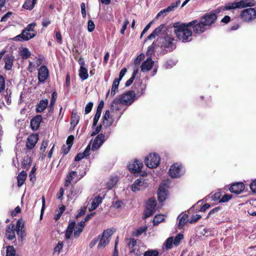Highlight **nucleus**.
I'll return each mask as SVG.
<instances>
[{"label": "nucleus", "instance_id": "8", "mask_svg": "<svg viewBox=\"0 0 256 256\" xmlns=\"http://www.w3.org/2000/svg\"><path fill=\"white\" fill-rule=\"evenodd\" d=\"M113 233L114 230H112L108 229L104 230L101 237H100V242L98 248H104L109 243L110 237Z\"/></svg>", "mask_w": 256, "mask_h": 256}, {"label": "nucleus", "instance_id": "46", "mask_svg": "<svg viewBox=\"0 0 256 256\" xmlns=\"http://www.w3.org/2000/svg\"><path fill=\"white\" fill-rule=\"evenodd\" d=\"M36 26V22L31 23L27 26L24 30L28 31L31 32H34V28Z\"/></svg>", "mask_w": 256, "mask_h": 256}, {"label": "nucleus", "instance_id": "21", "mask_svg": "<svg viewBox=\"0 0 256 256\" xmlns=\"http://www.w3.org/2000/svg\"><path fill=\"white\" fill-rule=\"evenodd\" d=\"M42 117L40 115H38L32 118L30 121V126L32 130H37L42 122Z\"/></svg>", "mask_w": 256, "mask_h": 256}, {"label": "nucleus", "instance_id": "57", "mask_svg": "<svg viewBox=\"0 0 256 256\" xmlns=\"http://www.w3.org/2000/svg\"><path fill=\"white\" fill-rule=\"evenodd\" d=\"M83 229H80V228L77 226L76 228V230H74V236L75 237H78L80 234L82 232Z\"/></svg>", "mask_w": 256, "mask_h": 256}, {"label": "nucleus", "instance_id": "44", "mask_svg": "<svg viewBox=\"0 0 256 256\" xmlns=\"http://www.w3.org/2000/svg\"><path fill=\"white\" fill-rule=\"evenodd\" d=\"M73 179V176L70 172L68 174H67L66 176L64 186H68L70 184L72 180Z\"/></svg>", "mask_w": 256, "mask_h": 256}, {"label": "nucleus", "instance_id": "2", "mask_svg": "<svg viewBox=\"0 0 256 256\" xmlns=\"http://www.w3.org/2000/svg\"><path fill=\"white\" fill-rule=\"evenodd\" d=\"M217 18L216 15L214 13H208L200 18L198 21L194 24L193 31L194 33L200 34L208 29L210 26L214 23Z\"/></svg>", "mask_w": 256, "mask_h": 256}, {"label": "nucleus", "instance_id": "41", "mask_svg": "<svg viewBox=\"0 0 256 256\" xmlns=\"http://www.w3.org/2000/svg\"><path fill=\"white\" fill-rule=\"evenodd\" d=\"M184 238V236L182 234H178L174 240V244L177 246L179 245L180 242Z\"/></svg>", "mask_w": 256, "mask_h": 256}, {"label": "nucleus", "instance_id": "3", "mask_svg": "<svg viewBox=\"0 0 256 256\" xmlns=\"http://www.w3.org/2000/svg\"><path fill=\"white\" fill-rule=\"evenodd\" d=\"M21 229L22 234H23V232L22 230V222L20 220H18L16 222V226L13 224H10L8 225L6 230V237L9 240H12L16 238V233L18 234Z\"/></svg>", "mask_w": 256, "mask_h": 256}, {"label": "nucleus", "instance_id": "54", "mask_svg": "<svg viewBox=\"0 0 256 256\" xmlns=\"http://www.w3.org/2000/svg\"><path fill=\"white\" fill-rule=\"evenodd\" d=\"M74 140V136L72 135L70 136L66 140V144L68 145V146H69V148H71L72 146V145Z\"/></svg>", "mask_w": 256, "mask_h": 256}, {"label": "nucleus", "instance_id": "9", "mask_svg": "<svg viewBox=\"0 0 256 256\" xmlns=\"http://www.w3.org/2000/svg\"><path fill=\"white\" fill-rule=\"evenodd\" d=\"M240 16L244 21L250 22L256 18V11L254 8H246L242 12Z\"/></svg>", "mask_w": 256, "mask_h": 256}, {"label": "nucleus", "instance_id": "55", "mask_svg": "<svg viewBox=\"0 0 256 256\" xmlns=\"http://www.w3.org/2000/svg\"><path fill=\"white\" fill-rule=\"evenodd\" d=\"M232 196L228 194H225L224 196L222 197V198L220 200V202H228L230 198Z\"/></svg>", "mask_w": 256, "mask_h": 256}, {"label": "nucleus", "instance_id": "35", "mask_svg": "<svg viewBox=\"0 0 256 256\" xmlns=\"http://www.w3.org/2000/svg\"><path fill=\"white\" fill-rule=\"evenodd\" d=\"M31 54L28 48H24L20 51V55L22 59H26L28 58Z\"/></svg>", "mask_w": 256, "mask_h": 256}, {"label": "nucleus", "instance_id": "12", "mask_svg": "<svg viewBox=\"0 0 256 256\" xmlns=\"http://www.w3.org/2000/svg\"><path fill=\"white\" fill-rule=\"evenodd\" d=\"M168 182H162L159 186L158 192V200L160 202H164L168 196Z\"/></svg>", "mask_w": 256, "mask_h": 256}, {"label": "nucleus", "instance_id": "18", "mask_svg": "<svg viewBox=\"0 0 256 256\" xmlns=\"http://www.w3.org/2000/svg\"><path fill=\"white\" fill-rule=\"evenodd\" d=\"M154 62L151 58H148L146 60L142 62L141 66V71L144 72L150 70L153 67Z\"/></svg>", "mask_w": 256, "mask_h": 256}, {"label": "nucleus", "instance_id": "25", "mask_svg": "<svg viewBox=\"0 0 256 256\" xmlns=\"http://www.w3.org/2000/svg\"><path fill=\"white\" fill-rule=\"evenodd\" d=\"M14 56L11 55L7 54L4 57L5 68L7 70H10L14 62Z\"/></svg>", "mask_w": 256, "mask_h": 256}, {"label": "nucleus", "instance_id": "31", "mask_svg": "<svg viewBox=\"0 0 256 256\" xmlns=\"http://www.w3.org/2000/svg\"><path fill=\"white\" fill-rule=\"evenodd\" d=\"M75 222H73L69 224L65 234V236L66 239H69L70 238V236L73 232L74 228L75 226Z\"/></svg>", "mask_w": 256, "mask_h": 256}, {"label": "nucleus", "instance_id": "7", "mask_svg": "<svg viewBox=\"0 0 256 256\" xmlns=\"http://www.w3.org/2000/svg\"><path fill=\"white\" fill-rule=\"evenodd\" d=\"M136 94L132 90L128 91L118 98L122 104L124 105H130L136 100Z\"/></svg>", "mask_w": 256, "mask_h": 256}, {"label": "nucleus", "instance_id": "6", "mask_svg": "<svg viewBox=\"0 0 256 256\" xmlns=\"http://www.w3.org/2000/svg\"><path fill=\"white\" fill-rule=\"evenodd\" d=\"M160 160V156L156 153H153L150 154L145 158L144 162L148 168H154L158 166Z\"/></svg>", "mask_w": 256, "mask_h": 256}, {"label": "nucleus", "instance_id": "40", "mask_svg": "<svg viewBox=\"0 0 256 256\" xmlns=\"http://www.w3.org/2000/svg\"><path fill=\"white\" fill-rule=\"evenodd\" d=\"M158 252L156 250H149L144 252V256H158Z\"/></svg>", "mask_w": 256, "mask_h": 256}, {"label": "nucleus", "instance_id": "11", "mask_svg": "<svg viewBox=\"0 0 256 256\" xmlns=\"http://www.w3.org/2000/svg\"><path fill=\"white\" fill-rule=\"evenodd\" d=\"M148 186V183L146 180L142 178H140L135 180L131 188L132 192H136L144 189Z\"/></svg>", "mask_w": 256, "mask_h": 256}, {"label": "nucleus", "instance_id": "59", "mask_svg": "<svg viewBox=\"0 0 256 256\" xmlns=\"http://www.w3.org/2000/svg\"><path fill=\"white\" fill-rule=\"evenodd\" d=\"M81 12L82 14L83 18H85L86 16V5L85 4L82 2L81 5Z\"/></svg>", "mask_w": 256, "mask_h": 256}, {"label": "nucleus", "instance_id": "52", "mask_svg": "<svg viewBox=\"0 0 256 256\" xmlns=\"http://www.w3.org/2000/svg\"><path fill=\"white\" fill-rule=\"evenodd\" d=\"M147 230V228L146 227H145V226H142V227H140V228H138L136 232V236H139V235H140L141 234H142L143 232H145Z\"/></svg>", "mask_w": 256, "mask_h": 256}, {"label": "nucleus", "instance_id": "13", "mask_svg": "<svg viewBox=\"0 0 256 256\" xmlns=\"http://www.w3.org/2000/svg\"><path fill=\"white\" fill-rule=\"evenodd\" d=\"M143 166V163L138 160H136L128 166V168L129 170L134 173L137 174L139 173Z\"/></svg>", "mask_w": 256, "mask_h": 256}, {"label": "nucleus", "instance_id": "50", "mask_svg": "<svg viewBox=\"0 0 256 256\" xmlns=\"http://www.w3.org/2000/svg\"><path fill=\"white\" fill-rule=\"evenodd\" d=\"M5 88V80L4 77L0 76V92L3 91Z\"/></svg>", "mask_w": 256, "mask_h": 256}, {"label": "nucleus", "instance_id": "30", "mask_svg": "<svg viewBox=\"0 0 256 256\" xmlns=\"http://www.w3.org/2000/svg\"><path fill=\"white\" fill-rule=\"evenodd\" d=\"M80 120V116L77 114L76 112L72 111L70 120L71 126L73 128L78 124Z\"/></svg>", "mask_w": 256, "mask_h": 256}, {"label": "nucleus", "instance_id": "29", "mask_svg": "<svg viewBox=\"0 0 256 256\" xmlns=\"http://www.w3.org/2000/svg\"><path fill=\"white\" fill-rule=\"evenodd\" d=\"M120 80L118 78H116L112 83L110 95L114 96L118 92V88L120 84Z\"/></svg>", "mask_w": 256, "mask_h": 256}, {"label": "nucleus", "instance_id": "45", "mask_svg": "<svg viewBox=\"0 0 256 256\" xmlns=\"http://www.w3.org/2000/svg\"><path fill=\"white\" fill-rule=\"evenodd\" d=\"M63 247V242H59L58 244L54 248V252L59 254Z\"/></svg>", "mask_w": 256, "mask_h": 256}, {"label": "nucleus", "instance_id": "5", "mask_svg": "<svg viewBox=\"0 0 256 256\" xmlns=\"http://www.w3.org/2000/svg\"><path fill=\"white\" fill-rule=\"evenodd\" d=\"M156 202L154 198H151L146 202L142 218L144 219L152 215L156 212Z\"/></svg>", "mask_w": 256, "mask_h": 256}, {"label": "nucleus", "instance_id": "14", "mask_svg": "<svg viewBox=\"0 0 256 256\" xmlns=\"http://www.w3.org/2000/svg\"><path fill=\"white\" fill-rule=\"evenodd\" d=\"M49 75L48 70L46 66H42L38 70V80L39 83H43Z\"/></svg>", "mask_w": 256, "mask_h": 256}, {"label": "nucleus", "instance_id": "64", "mask_svg": "<svg viewBox=\"0 0 256 256\" xmlns=\"http://www.w3.org/2000/svg\"><path fill=\"white\" fill-rule=\"evenodd\" d=\"M84 157H86L84 154L83 153H79L75 157L74 160L75 161H79L84 158Z\"/></svg>", "mask_w": 256, "mask_h": 256}, {"label": "nucleus", "instance_id": "56", "mask_svg": "<svg viewBox=\"0 0 256 256\" xmlns=\"http://www.w3.org/2000/svg\"><path fill=\"white\" fill-rule=\"evenodd\" d=\"M50 20L48 18H44L42 20V26L44 27H47L50 24Z\"/></svg>", "mask_w": 256, "mask_h": 256}, {"label": "nucleus", "instance_id": "34", "mask_svg": "<svg viewBox=\"0 0 256 256\" xmlns=\"http://www.w3.org/2000/svg\"><path fill=\"white\" fill-rule=\"evenodd\" d=\"M82 192V188L80 186H72L70 190V194L72 196H76Z\"/></svg>", "mask_w": 256, "mask_h": 256}, {"label": "nucleus", "instance_id": "63", "mask_svg": "<svg viewBox=\"0 0 256 256\" xmlns=\"http://www.w3.org/2000/svg\"><path fill=\"white\" fill-rule=\"evenodd\" d=\"M154 52V47L152 45L148 47V50L146 52L147 56H151Z\"/></svg>", "mask_w": 256, "mask_h": 256}, {"label": "nucleus", "instance_id": "39", "mask_svg": "<svg viewBox=\"0 0 256 256\" xmlns=\"http://www.w3.org/2000/svg\"><path fill=\"white\" fill-rule=\"evenodd\" d=\"M164 216L162 214L156 215L153 220L154 224H158L164 220Z\"/></svg>", "mask_w": 256, "mask_h": 256}, {"label": "nucleus", "instance_id": "28", "mask_svg": "<svg viewBox=\"0 0 256 256\" xmlns=\"http://www.w3.org/2000/svg\"><path fill=\"white\" fill-rule=\"evenodd\" d=\"M26 178V172L22 170L21 172L17 176L18 186L20 187L25 182Z\"/></svg>", "mask_w": 256, "mask_h": 256}, {"label": "nucleus", "instance_id": "17", "mask_svg": "<svg viewBox=\"0 0 256 256\" xmlns=\"http://www.w3.org/2000/svg\"><path fill=\"white\" fill-rule=\"evenodd\" d=\"M180 3V0H178L175 2L171 4L167 8L164 9L160 11L157 14L156 18H158L161 16H164L166 13L174 11L176 8H177Z\"/></svg>", "mask_w": 256, "mask_h": 256}, {"label": "nucleus", "instance_id": "60", "mask_svg": "<svg viewBox=\"0 0 256 256\" xmlns=\"http://www.w3.org/2000/svg\"><path fill=\"white\" fill-rule=\"evenodd\" d=\"M136 242L134 238H130L129 242H128V245L129 248H132L136 245Z\"/></svg>", "mask_w": 256, "mask_h": 256}, {"label": "nucleus", "instance_id": "36", "mask_svg": "<svg viewBox=\"0 0 256 256\" xmlns=\"http://www.w3.org/2000/svg\"><path fill=\"white\" fill-rule=\"evenodd\" d=\"M122 104L118 98L114 99L111 105V109L113 110H120V106Z\"/></svg>", "mask_w": 256, "mask_h": 256}, {"label": "nucleus", "instance_id": "62", "mask_svg": "<svg viewBox=\"0 0 256 256\" xmlns=\"http://www.w3.org/2000/svg\"><path fill=\"white\" fill-rule=\"evenodd\" d=\"M127 71V70L126 68H123L120 72L119 74V78H118L120 80L122 78H123V76L125 75L126 72Z\"/></svg>", "mask_w": 256, "mask_h": 256}, {"label": "nucleus", "instance_id": "58", "mask_svg": "<svg viewBox=\"0 0 256 256\" xmlns=\"http://www.w3.org/2000/svg\"><path fill=\"white\" fill-rule=\"evenodd\" d=\"M250 188L253 192L256 193V180H253L251 182L250 184Z\"/></svg>", "mask_w": 256, "mask_h": 256}, {"label": "nucleus", "instance_id": "37", "mask_svg": "<svg viewBox=\"0 0 256 256\" xmlns=\"http://www.w3.org/2000/svg\"><path fill=\"white\" fill-rule=\"evenodd\" d=\"M117 182L118 178L116 176H113L110 178L106 184L107 187L109 189L112 188L115 184H116Z\"/></svg>", "mask_w": 256, "mask_h": 256}, {"label": "nucleus", "instance_id": "51", "mask_svg": "<svg viewBox=\"0 0 256 256\" xmlns=\"http://www.w3.org/2000/svg\"><path fill=\"white\" fill-rule=\"evenodd\" d=\"M57 98V94L56 92H53L52 94V97L50 100V106L52 107L56 102Z\"/></svg>", "mask_w": 256, "mask_h": 256}, {"label": "nucleus", "instance_id": "15", "mask_svg": "<svg viewBox=\"0 0 256 256\" xmlns=\"http://www.w3.org/2000/svg\"><path fill=\"white\" fill-rule=\"evenodd\" d=\"M105 136L102 134H98L94 138L92 146L93 151L98 149L105 141Z\"/></svg>", "mask_w": 256, "mask_h": 256}, {"label": "nucleus", "instance_id": "27", "mask_svg": "<svg viewBox=\"0 0 256 256\" xmlns=\"http://www.w3.org/2000/svg\"><path fill=\"white\" fill-rule=\"evenodd\" d=\"M48 100L46 99L41 100L40 103L36 106V112H40L44 111L48 106Z\"/></svg>", "mask_w": 256, "mask_h": 256}, {"label": "nucleus", "instance_id": "1", "mask_svg": "<svg viewBox=\"0 0 256 256\" xmlns=\"http://www.w3.org/2000/svg\"><path fill=\"white\" fill-rule=\"evenodd\" d=\"M196 22V20H194L186 24L180 22L174 23V31L177 38L184 42L190 41L192 39V32L188 28L192 26L193 28Z\"/></svg>", "mask_w": 256, "mask_h": 256}, {"label": "nucleus", "instance_id": "19", "mask_svg": "<svg viewBox=\"0 0 256 256\" xmlns=\"http://www.w3.org/2000/svg\"><path fill=\"white\" fill-rule=\"evenodd\" d=\"M38 140V138L37 134H31L28 136L26 144L27 148L28 150L32 149L36 146Z\"/></svg>", "mask_w": 256, "mask_h": 256}, {"label": "nucleus", "instance_id": "20", "mask_svg": "<svg viewBox=\"0 0 256 256\" xmlns=\"http://www.w3.org/2000/svg\"><path fill=\"white\" fill-rule=\"evenodd\" d=\"M244 188V185L242 182H238L232 184L229 190L233 193L240 194Z\"/></svg>", "mask_w": 256, "mask_h": 256}, {"label": "nucleus", "instance_id": "32", "mask_svg": "<svg viewBox=\"0 0 256 256\" xmlns=\"http://www.w3.org/2000/svg\"><path fill=\"white\" fill-rule=\"evenodd\" d=\"M221 194L220 192H216L214 194H209L206 196L205 198L206 200H212V201H218L220 202V200Z\"/></svg>", "mask_w": 256, "mask_h": 256}, {"label": "nucleus", "instance_id": "23", "mask_svg": "<svg viewBox=\"0 0 256 256\" xmlns=\"http://www.w3.org/2000/svg\"><path fill=\"white\" fill-rule=\"evenodd\" d=\"M102 202V198L100 196L94 197L92 200L90 206L88 207L90 212L92 211L96 208Z\"/></svg>", "mask_w": 256, "mask_h": 256}, {"label": "nucleus", "instance_id": "53", "mask_svg": "<svg viewBox=\"0 0 256 256\" xmlns=\"http://www.w3.org/2000/svg\"><path fill=\"white\" fill-rule=\"evenodd\" d=\"M146 89V86L145 84L140 85V90H138L137 92V95L138 96H142L144 94Z\"/></svg>", "mask_w": 256, "mask_h": 256}, {"label": "nucleus", "instance_id": "4", "mask_svg": "<svg viewBox=\"0 0 256 256\" xmlns=\"http://www.w3.org/2000/svg\"><path fill=\"white\" fill-rule=\"evenodd\" d=\"M256 3V0H242L239 2H235L228 3L225 6L226 10H231L236 8H243L246 6H252Z\"/></svg>", "mask_w": 256, "mask_h": 256}, {"label": "nucleus", "instance_id": "16", "mask_svg": "<svg viewBox=\"0 0 256 256\" xmlns=\"http://www.w3.org/2000/svg\"><path fill=\"white\" fill-rule=\"evenodd\" d=\"M35 36L36 34L34 32L23 30L22 34L14 38V40L18 41H26L33 38Z\"/></svg>", "mask_w": 256, "mask_h": 256}, {"label": "nucleus", "instance_id": "22", "mask_svg": "<svg viewBox=\"0 0 256 256\" xmlns=\"http://www.w3.org/2000/svg\"><path fill=\"white\" fill-rule=\"evenodd\" d=\"M80 64L79 70V76L82 80H84L88 78V70L84 66L85 64L84 61L80 62Z\"/></svg>", "mask_w": 256, "mask_h": 256}, {"label": "nucleus", "instance_id": "33", "mask_svg": "<svg viewBox=\"0 0 256 256\" xmlns=\"http://www.w3.org/2000/svg\"><path fill=\"white\" fill-rule=\"evenodd\" d=\"M36 0H26L23 4V8L28 10H32L34 6Z\"/></svg>", "mask_w": 256, "mask_h": 256}, {"label": "nucleus", "instance_id": "38", "mask_svg": "<svg viewBox=\"0 0 256 256\" xmlns=\"http://www.w3.org/2000/svg\"><path fill=\"white\" fill-rule=\"evenodd\" d=\"M172 244H174L173 237L168 238L165 242L164 244L166 250H170L172 247Z\"/></svg>", "mask_w": 256, "mask_h": 256}, {"label": "nucleus", "instance_id": "47", "mask_svg": "<svg viewBox=\"0 0 256 256\" xmlns=\"http://www.w3.org/2000/svg\"><path fill=\"white\" fill-rule=\"evenodd\" d=\"M12 12H8L5 14H4L1 18L0 22H6L8 19L12 16Z\"/></svg>", "mask_w": 256, "mask_h": 256}, {"label": "nucleus", "instance_id": "48", "mask_svg": "<svg viewBox=\"0 0 256 256\" xmlns=\"http://www.w3.org/2000/svg\"><path fill=\"white\" fill-rule=\"evenodd\" d=\"M95 28V25L92 20H89L88 24V30L89 32H92Z\"/></svg>", "mask_w": 256, "mask_h": 256}, {"label": "nucleus", "instance_id": "49", "mask_svg": "<svg viewBox=\"0 0 256 256\" xmlns=\"http://www.w3.org/2000/svg\"><path fill=\"white\" fill-rule=\"evenodd\" d=\"M93 106V103L92 102H88L86 106L84 109V113L86 114H88L91 111Z\"/></svg>", "mask_w": 256, "mask_h": 256}, {"label": "nucleus", "instance_id": "24", "mask_svg": "<svg viewBox=\"0 0 256 256\" xmlns=\"http://www.w3.org/2000/svg\"><path fill=\"white\" fill-rule=\"evenodd\" d=\"M178 228H182L188 222V216L186 214H181L178 216Z\"/></svg>", "mask_w": 256, "mask_h": 256}, {"label": "nucleus", "instance_id": "10", "mask_svg": "<svg viewBox=\"0 0 256 256\" xmlns=\"http://www.w3.org/2000/svg\"><path fill=\"white\" fill-rule=\"evenodd\" d=\"M184 173L181 164L176 163L172 164L169 170V175L171 178H176L182 176Z\"/></svg>", "mask_w": 256, "mask_h": 256}, {"label": "nucleus", "instance_id": "61", "mask_svg": "<svg viewBox=\"0 0 256 256\" xmlns=\"http://www.w3.org/2000/svg\"><path fill=\"white\" fill-rule=\"evenodd\" d=\"M220 210V207H216L212 210H211L208 214V217L210 216L212 214L218 212Z\"/></svg>", "mask_w": 256, "mask_h": 256}, {"label": "nucleus", "instance_id": "42", "mask_svg": "<svg viewBox=\"0 0 256 256\" xmlns=\"http://www.w3.org/2000/svg\"><path fill=\"white\" fill-rule=\"evenodd\" d=\"M16 252L13 246H8L6 249V256H15Z\"/></svg>", "mask_w": 256, "mask_h": 256}, {"label": "nucleus", "instance_id": "26", "mask_svg": "<svg viewBox=\"0 0 256 256\" xmlns=\"http://www.w3.org/2000/svg\"><path fill=\"white\" fill-rule=\"evenodd\" d=\"M165 27L164 24H162L156 28L152 33L148 36V40H152L158 36Z\"/></svg>", "mask_w": 256, "mask_h": 256}, {"label": "nucleus", "instance_id": "43", "mask_svg": "<svg viewBox=\"0 0 256 256\" xmlns=\"http://www.w3.org/2000/svg\"><path fill=\"white\" fill-rule=\"evenodd\" d=\"M144 55L142 54H140L138 55L134 62V64L136 66H138V65L140 64V62L144 59Z\"/></svg>", "mask_w": 256, "mask_h": 256}]
</instances>
